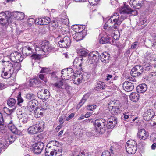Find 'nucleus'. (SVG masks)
Returning <instances> with one entry per match:
<instances>
[{"label": "nucleus", "mask_w": 156, "mask_h": 156, "mask_svg": "<svg viewBox=\"0 0 156 156\" xmlns=\"http://www.w3.org/2000/svg\"><path fill=\"white\" fill-rule=\"evenodd\" d=\"M96 105H87V109L89 111H93L96 109Z\"/></svg>", "instance_id": "nucleus-43"}, {"label": "nucleus", "mask_w": 156, "mask_h": 156, "mask_svg": "<svg viewBox=\"0 0 156 156\" xmlns=\"http://www.w3.org/2000/svg\"><path fill=\"white\" fill-rule=\"evenodd\" d=\"M34 46L33 45H27L23 47L22 49V52L24 55L28 56L32 54L34 51Z\"/></svg>", "instance_id": "nucleus-14"}, {"label": "nucleus", "mask_w": 156, "mask_h": 156, "mask_svg": "<svg viewBox=\"0 0 156 156\" xmlns=\"http://www.w3.org/2000/svg\"><path fill=\"white\" fill-rule=\"evenodd\" d=\"M147 87L145 83L140 84L136 87V90L138 93H141L145 92L147 90Z\"/></svg>", "instance_id": "nucleus-21"}, {"label": "nucleus", "mask_w": 156, "mask_h": 156, "mask_svg": "<svg viewBox=\"0 0 156 156\" xmlns=\"http://www.w3.org/2000/svg\"><path fill=\"white\" fill-rule=\"evenodd\" d=\"M39 78L42 80L44 81L45 82H47V79L44 76V74H41L39 75Z\"/></svg>", "instance_id": "nucleus-52"}, {"label": "nucleus", "mask_w": 156, "mask_h": 156, "mask_svg": "<svg viewBox=\"0 0 156 156\" xmlns=\"http://www.w3.org/2000/svg\"><path fill=\"white\" fill-rule=\"evenodd\" d=\"M154 112L152 109L147 110L143 115V118L144 120L148 121L152 117H153L154 115Z\"/></svg>", "instance_id": "nucleus-17"}, {"label": "nucleus", "mask_w": 156, "mask_h": 156, "mask_svg": "<svg viewBox=\"0 0 156 156\" xmlns=\"http://www.w3.org/2000/svg\"><path fill=\"white\" fill-rule=\"evenodd\" d=\"M109 54L106 52L102 53L99 57L101 61L105 63H107L109 62Z\"/></svg>", "instance_id": "nucleus-19"}, {"label": "nucleus", "mask_w": 156, "mask_h": 156, "mask_svg": "<svg viewBox=\"0 0 156 156\" xmlns=\"http://www.w3.org/2000/svg\"><path fill=\"white\" fill-rule=\"evenodd\" d=\"M101 156H111V154L108 151L105 150L102 152Z\"/></svg>", "instance_id": "nucleus-53"}, {"label": "nucleus", "mask_w": 156, "mask_h": 156, "mask_svg": "<svg viewBox=\"0 0 156 156\" xmlns=\"http://www.w3.org/2000/svg\"><path fill=\"white\" fill-rule=\"evenodd\" d=\"M77 53L81 57H86L88 54V52L85 49H80L77 51Z\"/></svg>", "instance_id": "nucleus-32"}, {"label": "nucleus", "mask_w": 156, "mask_h": 156, "mask_svg": "<svg viewBox=\"0 0 156 156\" xmlns=\"http://www.w3.org/2000/svg\"><path fill=\"white\" fill-rule=\"evenodd\" d=\"M153 54L152 52L147 51L144 55V57L147 60H151L153 58Z\"/></svg>", "instance_id": "nucleus-38"}, {"label": "nucleus", "mask_w": 156, "mask_h": 156, "mask_svg": "<svg viewBox=\"0 0 156 156\" xmlns=\"http://www.w3.org/2000/svg\"><path fill=\"white\" fill-rule=\"evenodd\" d=\"M83 33L82 32L75 33L73 35V39L77 41L82 40L83 38Z\"/></svg>", "instance_id": "nucleus-28"}, {"label": "nucleus", "mask_w": 156, "mask_h": 156, "mask_svg": "<svg viewBox=\"0 0 156 156\" xmlns=\"http://www.w3.org/2000/svg\"><path fill=\"white\" fill-rule=\"evenodd\" d=\"M133 83L131 82L126 81L123 84V88L127 92L132 91L134 89Z\"/></svg>", "instance_id": "nucleus-16"}, {"label": "nucleus", "mask_w": 156, "mask_h": 156, "mask_svg": "<svg viewBox=\"0 0 156 156\" xmlns=\"http://www.w3.org/2000/svg\"><path fill=\"white\" fill-rule=\"evenodd\" d=\"M41 108H36L34 111V116L36 118H39L42 116L44 112Z\"/></svg>", "instance_id": "nucleus-25"}, {"label": "nucleus", "mask_w": 156, "mask_h": 156, "mask_svg": "<svg viewBox=\"0 0 156 156\" xmlns=\"http://www.w3.org/2000/svg\"><path fill=\"white\" fill-rule=\"evenodd\" d=\"M107 124V122L104 119L96 120L94 123L95 128L91 131L92 134L97 136L104 133L106 130Z\"/></svg>", "instance_id": "nucleus-3"}, {"label": "nucleus", "mask_w": 156, "mask_h": 156, "mask_svg": "<svg viewBox=\"0 0 156 156\" xmlns=\"http://www.w3.org/2000/svg\"><path fill=\"white\" fill-rule=\"evenodd\" d=\"M89 97V94H86L84 95L82 99L80 101L79 104L77 105V107L80 108L86 101L87 100L88 98Z\"/></svg>", "instance_id": "nucleus-29"}, {"label": "nucleus", "mask_w": 156, "mask_h": 156, "mask_svg": "<svg viewBox=\"0 0 156 156\" xmlns=\"http://www.w3.org/2000/svg\"><path fill=\"white\" fill-rule=\"evenodd\" d=\"M111 38L110 37H101V38L99 40V42L101 44H105L108 43L109 42L110 43L109 41Z\"/></svg>", "instance_id": "nucleus-36"}, {"label": "nucleus", "mask_w": 156, "mask_h": 156, "mask_svg": "<svg viewBox=\"0 0 156 156\" xmlns=\"http://www.w3.org/2000/svg\"><path fill=\"white\" fill-rule=\"evenodd\" d=\"M41 136L40 135H37L34 136L33 137V139L34 140V142H38L41 138Z\"/></svg>", "instance_id": "nucleus-47"}, {"label": "nucleus", "mask_w": 156, "mask_h": 156, "mask_svg": "<svg viewBox=\"0 0 156 156\" xmlns=\"http://www.w3.org/2000/svg\"><path fill=\"white\" fill-rule=\"evenodd\" d=\"M82 60V57H78V58H75L73 62V65H76L78 62H79L80 60Z\"/></svg>", "instance_id": "nucleus-46"}, {"label": "nucleus", "mask_w": 156, "mask_h": 156, "mask_svg": "<svg viewBox=\"0 0 156 156\" xmlns=\"http://www.w3.org/2000/svg\"><path fill=\"white\" fill-rule=\"evenodd\" d=\"M71 44V39L68 36L64 37L61 39L58 42L59 46L61 48H65L69 47Z\"/></svg>", "instance_id": "nucleus-11"}, {"label": "nucleus", "mask_w": 156, "mask_h": 156, "mask_svg": "<svg viewBox=\"0 0 156 156\" xmlns=\"http://www.w3.org/2000/svg\"><path fill=\"white\" fill-rule=\"evenodd\" d=\"M5 138L8 140L7 142H9L10 143H13L16 139L15 137L11 134H9L7 136H5Z\"/></svg>", "instance_id": "nucleus-37"}, {"label": "nucleus", "mask_w": 156, "mask_h": 156, "mask_svg": "<svg viewBox=\"0 0 156 156\" xmlns=\"http://www.w3.org/2000/svg\"><path fill=\"white\" fill-rule=\"evenodd\" d=\"M120 102L118 101H114L113 100H111L108 103V105L109 107H113L114 106H115L117 104V103H119Z\"/></svg>", "instance_id": "nucleus-42"}, {"label": "nucleus", "mask_w": 156, "mask_h": 156, "mask_svg": "<svg viewBox=\"0 0 156 156\" xmlns=\"http://www.w3.org/2000/svg\"><path fill=\"white\" fill-rule=\"evenodd\" d=\"M28 117H26L21 118L20 119V121L21 122L24 124L27 123V122L28 121Z\"/></svg>", "instance_id": "nucleus-56"}, {"label": "nucleus", "mask_w": 156, "mask_h": 156, "mask_svg": "<svg viewBox=\"0 0 156 156\" xmlns=\"http://www.w3.org/2000/svg\"><path fill=\"white\" fill-rule=\"evenodd\" d=\"M128 114V113H125L123 114V117L125 119H127L129 118L130 119L132 117V115H129Z\"/></svg>", "instance_id": "nucleus-61"}, {"label": "nucleus", "mask_w": 156, "mask_h": 156, "mask_svg": "<svg viewBox=\"0 0 156 156\" xmlns=\"http://www.w3.org/2000/svg\"><path fill=\"white\" fill-rule=\"evenodd\" d=\"M88 154L87 153H86L84 151H82L80 152L77 156H88Z\"/></svg>", "instance_id": "nucleus-63"}, {"label": "nucleus", "mask_w": 156, "mask_h": 156, "mask_svg": "<svg viewBox=\"0 0 156 156\" xmlns=\"http://www.w3.org/2000/svg\"><path fill=\"white\" fill-rule=\"evenodd\" d=\"M154 42L152 45V46L154 48H156V34L153 37Z\"/></svg>", "instance_id": "nucleus-62"}, {"label": "nucleus", "mask_w": 156, "mask_h": 156, "mask_svg": "<svg viewBox=\"0 0 156 156\" xmlns=\"http://www.w3.org/2000/svg\"><path fill=\"white\" fill-rule=\"evenodd\" d=\"M50 22V18L46 17L44 18H41L40 20V25H46L49 23Z\"/></svg>", "instance_id": "nucleus-31"}, {"label": "nucleus", "mask_w": 156, "mask_h": 156, "mask_svg": "<svg viewBox=\"0 0 156 156\" xmlns=\"http://www.w3.org/2000/svg\"><path fill=\"white\" fill-rule=\"evenodd\" d=\"M40 83V81L38 78H34L30 80V85L32 87H34L36 85H38Z\"/></svg>", "instance_id": "nucleus-30"}, {"label": "nucleus", "mask_w": 156, "mask_h": 156, "mask_svg": "<svg viewBox=\"0 0 156 156\" xmlns=\"http://www.w3.org/2000/svg\"><path fill=\"white\" fill-rule=\"evenodd\" d=\"M5 69V68H2V73L1 75V76L4 79L9 78V77H8V74L7 73V72H6Z\"/></svg>", "instance_id": "nucleus-40"}, {"label": "nucleus", "mask_w": 156, "mask_h": 156, "mask_svg": "<svg viewBox=\"0 0 156 156\" xmlns=\"http://www.w3.org/2000/svg\"><path fill=\"white\" fill-rule=\"evenodd\" d=\"M99 54L97 51H94L90 53L86 62L88 64L96 63L99 58Z\"/></svg>", "instance_id": "nucleus-7"}, {"label": "nucleus", "mask_w": 156, "mask_h": 156, "mask_svg": "<svg viewBox=\"0 0 156 156\" xmlns=\"http://www.w3.org/2000/svg\"><path fill=\"white\" fill-rule=\"evenodd\" d=\"M10 59L15 63H20L23 60V57L20 53L14 52L10 55Z\"/></svg>", "instance_id": "nucleus-10"}, {"label": "nucleus", "mask_w": 156, "mask_h": 156, "mask_svg": "<svg viewBox=\"0 0 156 156\" xmlns=\"http://www.w3.org/2000/svg\"><path fill=\"white\" fill-rule=\"evenodd\" d=\"M44 123L42 121L36 122L34 125L28 129L29 134H34L42 132L44 128Z\"/></svg>", "instance_id": "nucleus-5"}, {"label": "nucleus", "mask_w": 156, "mask_h": 156, "mask_svg": "<svg viewBox=\"0 0 156 156\" xmlns=\"http://www.w3.org/2000/svg\"><path fill=\"white\" fill-rule=\"evenodd\" d=\"M121 111V106L120 102L117 103L116 105L112 108L110 110V112L112 115H116L120 114Z\"/></svg>", "instance_id": "nucleus-15"}, {"label": "nucleus", "mask_w": 156, "mask_h": 156, "mask_svg": "<svg viewBox=\"0 0 156 156\" xmlns=\"http://www.w3.org/2000/svg\"><path fill=\"white\" fill-rule=\"evenodd\" d=\"M6 62L9 63L7 67L8 69H6V71L8 74V77L9 78L12 76L14 72L13 65L11 63H9V62Z\"/></svg>", "instance_id": "nucleus-23"}, {"label": "nucleus", "mask_w": 156, "mask_h": 156, "mask_svg": "<svg viewBox=\"0 0 156 156\" xmlns=\"http://www.w3.org/2000/svg\"><path fill=\"white\" fill-rule=\"evenodd\" d=\"M51 156H61L62 154L60 152V151L58 150V151L54 150L51 151L50 152Z\"/></svg>", "instance_id": "nucleus-39"}, {"label": "nucleus", "mask_w": 156, "mask_h": 156, "mask_svg": "<svg viewBox=\"0 0 156 156\" xmlns=\"http://www.w3.org/2000/svg\"><path fill=\"white\" fill-rule=\"evenodd\" d=\"M143 72V67L140 65H136L132 68L130 74L132 76L136 77L140 75Z\"/></svg>", "instance_id": "nucleus-9"}, {"label": "nucleus", "mask_w": 156, "mask_h": 156, "mask_svg": "<svg viewBox=\"0 0 156 156\" xmlns=\"http://www.w3.org/2000/svg\"><path fill=\"white\" fill-rule=\"evenodd\" d=\"M44 147V144L42 142H38L32 145V147L33 152L38 154L41 153Z\"/></svg>", "instance_id": "nucleus-8"}, {"label": "nucleus", "mask_w": 156, "mask_h": 156, "mask_svg": "<svg viewBox=\"0 0 156 156\" xmlns=\"http://www.w3.org/2000/svg\"><path fill=\"white\" fill-rule=\"evenodd\" d=\"M14 110V108L12 109H9L7 107H5L4 108V112L8 115H10Z\"/></svg>", "instance_id": "nucleus-41"}, {"label": "nucleus", "mask_w": 156, "mask_h": 156, "mask_svg": "<svg viewBox=\"0 0 156 156\" xmlns=\"http://www.w3.org/2000/svg\"><path fill=\"white\" fill-rule=\"evenodd\" d=\"M47 105V103L44 102L43 103V104H42L41 105V106L40 108L41 109H42V110L43 112H44V110L47 109V106H46Z\"/></svg>", "instance_id": "nucleus-51"}, {"label": "nucleus", "mask_w": 156, "mask_h": 156, "mask_svg": "<svg viewBox=\"0 0 156 156\" xmlns=\"http://www.w3.org/2000/svg\"><path fill=\"white\" fill-rule=\"evenodd\" d=\"M37 96L41 99H47L50 97V93L47 90L42 89L38 91Z\"/></svg>", "instance_id": "nucleus-13"}, {"label": "nucleus", "mask_w": 156, "mask_h": 156, "mask_svg": "<svg viewBox=\"0 0 156 156\" xmlns=\"http://www.w3.org/2000/svg\"><path fill=\"white\" fill-rule=\"evenodd\" d=\"M63 84L64 83L62 81L60 80L53 84V85L55 88L59 90L60 91H62V88H63Z\"/></svg>", "instance_id": "nucleus-27"}, {"label": "nucleus", "mask_w": 156, "mask_h": 156, "mask_svg": "<svg viewBox=\"0 0 156 156\" xmlns=\"http://www.w3.org/2000/svg\"><path fill=\"white\" fill-rule=\"evenodd\" d=\"M105 87V83L100 81H97L95 85V89L96 90L98 91L104 89Z\"/></svg>", "instance_id": "nucleus-22"}, {"label": "nucleus", "mask_w": 156, "mask_h": 156, "mask_svg": "<svg viewBox=\"0 0 156 156\" xmlns=\"http://www.w3.org/2000/svg\"><path fill=\"white\" fill-rule=\"evenodd\" d=\"M49 70V69L46 67H44L42 68L40 71V72L41 73H48Z\"/></svg>", "instance_id": "nucleus-57"}, {"label": "nucleus", "mask_w": 156, "mask_h": 156, "mask_svg": "<svg viewBox=\"0 0 156 156\" xmlns=\"http://www.w3.org/2000/svg\"><path fill=\"white\" fill-rule=\"evenodd\" d=\"M9 13L8 11L0 13V25L2 26V28L0 27V35L1 37H4L7 34L6 28L9 25V19L10 18L7 15Z\"/></svg>", "instance_id": "nucleus-4"}, {"label": "nucleus", "mask_w": 156, "mask_h": 156, "mask_svg": "<svg viewBox=\"0 0 156 156\" xmlns=\"http://www.w3.org/2000/svg\"><path fill=\"white\" fill-rule=\"evenodd\" d=\"M142 3L141 1L140 2H138V3L136 2V4L133 5V7L136 9H139L142 6Z\"/></svg>", "instance_id": "nucleus-45"}, {"label": "nucleus", "mask_w": 156, "mask_h": 156, "mask_svg": "<svg viewBox=\"0 0 156 156\" xmlns=\"http://www.w3.org/2000/svg\"><path fill=\"white\" fill-rule=\"evenodd\" d=\"M73 78L76 79V78L78 77H83V79L84 78V77H86V76L84 75H83L82 73L80 71H78L76 73H75L74 74L73 73Z\"/></svg>", "instance_id": "nucleus-35"}, {"label": "nucleus", "mask_w": 156, "mask_h": 156, "mask_svg": "<svg viewBox=\"0 0 156 156\" xmlns=\"http://www.w3.org/2000/svg\"><path fill=\"white\" fill-rule=\"evenodd\" d=\"M120 13L121 14L120 17L118 13H114L105 25L104 28L107 30L109 35L112 36L113 34H115V31H118V26L127 17L126 14H131L136 15L137 14V12L136 10H131L128 6H125L120 11Z\"/></svg>", "instance_id": "nucleus-1"}, {"label": "nucleus", "mask_w": 156, "mask_h": 156, "mask_svg": "<svg viewBox=\"0 0 156 156\" xmlns=\"http://www.w3.org/2000/svg\"><path fill=\"white\" fill-rule=\"evenodd\" d=\"M17 100H18V103L17 104L18 105H20V103H22L23 102V100L21 96V94L20 93L17 96Z\"/></svg>", "instance_id": "nucleus-50"}, {"label": "nucleus", "mask_w": 156, "mask_h": 156, "mask_svg": "<svg viewBox=\"0 0 156 156\" xmlns=\"http://www.w3.org/2000/svg\"><path fill=\"white\" fill-rule=\"evenodd\" d=\"M126 147V151L130 154H134L137 149L136 142L132 140H129L127 142Z\"/></svg>", "instance_id": "nucleus-6"}, {"label": "nucleus", "mask_w": 156, "mask_h": 156, "mask_svg": "<svg viewBox=\"0 0 156 156\" xmlns=\"http://www.w3.org/2000/svg\"><path fill=\"white\" fill-rule=\"evenodd\" d=\"M151 78L153 81H155L156 80V72L153 73L151 75Z\"/></svg>", "instance_id": "nucleus-64"}, {"label": "nucleus", "mask_w": 156, "mask_h": 156, "mask_svg": "<svg viewBox=\"0 0 156 156\" xmlns=\"http://www.w3.org/2000/svg\"><path fill=\"white\" fill-rule=\"evenodd\" d=\"M56 74L57 73L55 72H53L51 73V77L52 80H54L55 79H57V76Z\"/></svg>", "instance_id": "nucleus-58"}, {"label": "nucleus", "mask_w": 156, "mask_h": 156, "mask_svg": "<svg viewBox=\"0 0 156 156\" xmlns=\"http://www.w3.org/2000/svg\"><path fill=\"white\" fill-rule=\"evenodd\" d=\"M138 135L140 140H144L147 139L149 135L148 133L144 129H142L138 131Z\"/></svg>", "instance_id": "nucleus-18"}, {"label": "nucleus", "mask_w": 156, "mask_h": 156, "mask_svg": "<svg viewBox=\"0 0 156 156\" xmlns=\"http://www.w3.org/2000/svg\"><path fill=\"white\" fill-rule=\"evenodd\" d=\"M37 103V101L35 100H32L29 102L27 106V109L29 112L34 110L35 107L36 106Z\"/></svg>", "instance_id": "nucleus-20"}, {"label": "nucleus", "mask_w": 156, "mask_h": 156, "mask_svg": "<svg viewBox=\"0 0 156 156\" xmlns=\"http://www.w3.org/2000/svg\"><path fill=\"white\" fill-rule=\"evenodd\" d=\"M73 70L71 68L63 69L61 71V77L66 80H69L72 76Z\"/></svg>", "instance_id": "nucleus-12"}, {"label": "nucleus", "mask_w": 156, "mask_h": 156, "mask_svg": "<svg viewBox=\"0 0 156 156\" xmlns=\"http://www.w3.org/2000/svg\"><path fill=\"white\" fill-rule=\"evenodd\" d=\"M17 15L19 17V18L20 20L23 19L25 16L24 13L23 12H17Z\"/></svg>", "instance_id": "nucleus-49"}, {"label": "nucleus", "mask_w": 156, "mask_h": 156, "mask_svg": "<svg viewBox=\"0 0 156 156\" xmlns=\"http://www.w3.org/2000/svg\"><path fill=\"white\" fill-rule=\"evenodd\" d=\"M26 98L28 100H34V94L32 93H28L26 94Z\"/></svg>", "instance_id": "nucleus-48"}, {"label": "nucleus", "mask_w": 156, "mask_h": 156, "mask_svg": "<svg viewBox=\"0 0 156 156\" xmlns=\"http://www.w3.org/2000/svg\"><path fill=\"white\" fill-rule=\"evenodd\" d=\"M65 118V117L64 116H61L59 118V122L60 125H62L64 122V119Z\"/></svg>", "instance_id": "nucleus-54"}, {"label": "nucleus", "mask_w": 156, "mask_h": 156, "mask_svg": "<svg viewBox=\"0 0 156 156\" xmlns=\"http://www.w3.org/2000/svg\"><path fill=\"white\" fill-rule=\"evenodd\" d=\"M36 46L35 50L37 54H33L31 56V59L35 60H39L40 57L44 55L45 52L51 51L55 49L53 46L46 41H43L40 46H37V45Z\"/></svg>", "instance_id": "nucleus-2"}, {"label": "nucleus", "mask_w": 156, "mask_h": 156, "mask_svg": "<svg viewBox=\"0 0 156 156\" xmlns=\"http://www.w3.org/2000/svg\"><path fill=\"white\" fill-rule=\"evenodd\" d=\"M13 65L14 71L16 70V71H19L20 69L21 65L19 63H16Z\"/></svg>", "instance_id": "nucleus-44"}, {"label": "nucleus", "mask_w": 156, "mask_h": 156, "mask_svg": "<svg viewBox=\"0 0 156 156\" xmlns=\"http://www.w3.org/2000/svg\"><path fill=\"white\" fill-rule=\"evenodd\" d=\"M114 120L109 119V121L108 123H107L106 127L108 129H111L114 127L116 124L117 123L116 119L114 118Z\"/></svg>", "instance_id": "nucleus-24"}, {"label": "nucleus", "mask_w": 156, "mask_h": 156, "mask_svg": "<svg viewBox=\"0 0 156 156\" xmlns=\"http://www.w3.org/2000/svg\"><path fill=\"white\" fill-rule=\"evenodd\" d=\"M139 44L138 42H135L133 43L131 45V48L132 49H134L137 47V45Z\"/></svg>", "instance_id": "nucleus-59"}, {"label": "nucleus", "mask_w": 156, "mask_h": 156, "mask_svg": "<svg viewBox=\"0 0 156 156\" xmlns=\"http://www.w3.org/2000/svg\"><path fill=\"white\" fill-rule=\"evenodd\" d=\"M83 77H78L77 78V80L78 83H80L82 80H83V81H85L86 80H87V78L86 76V77H84V78H82Z\"/></svg>", "instance_id": "nucleus-60"}, {"label": "nucleus", "mask_w": 156, "mask_h": 156, "mask_svg": "<svg viewBox=\"0 0 156 156\" xmlns=\"http://www.w3.org/2000/svg\"><path fill=\"white\" fill-rule=\"evenodd\" d=\"M152 68V65L149 63H146L143 67L144 72L145 73L147 72H149Z\"/></svg>", "instance_id": "nucleus-33"}, {"label": "nucleus", "mask_w": 156, "mask_h": 156, "mask_svg": "<svg viewBox=\"0 0 156 156\" xmlns=\"http://www.w3.org/2000/svg\"><path fill=\"white\" fill-rule=\"evenodd\" d=\"M84 59L82 58V60H80L79 62L80 63L79 64L78 66H79V69L81 70L82 69V67L84 66V61H83Z\"/></svg>", "instance_id": "nucleus-55"}, {"label": "nucleus", "mask_w": 156, "mask_h": 156, "mask_svg": "<svg viewBox=\"0 0 156 156\" xmlns=\"http://www.w3.org/2000/svg\"><path fill=\"white\" fill-rule=\"evenodd\" d=\"M130 100L133 102H136L139 100L140 96L138 93H132L129 96Z\"/></svg>", "instance_id": "nucleus-26"}, {"label": "nucleus", "mask_w": 156, "mask_h": 156, "mask_svg": "<svg viewBox=\"0 0 156 156\" xmlns=\"http://www.w3.org/2000/svg\"><path fill=\"white\" fill-rule=\"evenodd\" d=\"M7 104L10 107H15V105L16 103V100L13 98H9L7 101Z\"/></svg>", "instance_id": "nucleus-34"}]
</instances>
